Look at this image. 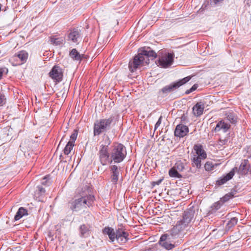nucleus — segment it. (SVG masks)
<instances>
[{
	"label": "nucleus",
	"mask_w": 251,
	"mask_h": 251,
	"mask_svg": "<svg viewBox=\"0 0 251 251\" xmlns=\"http://www.w3.org/2000/svg\"><path fill=\"white\" fill-rule=\"evenodd\" d=\"M139 52L142 55L145 57L146 60L149 59L148 57H149L155 58L157 56L156 53L153 50H151L149 48H146V47H144L142 48Z\"/></svg>",
	"instance_id": "obj_18"
},
{
	"label": "nucleus",
	"mask_w": 251,
	"mask_h": 251,
	"mask_svg": "<svg viewBox=\"0 0 251 251\" xmlns=\"http://www.w3.org/2000/svg\"><path fill=\"white\" fill-rule=\"evenodd\" d=\"M74 144H72V142H68L64 149V153L66 155H68L72 150Z\"/></svg>",
	"instance_id": "obj_29"
},
{
	"label": "nucleus",
	"mask_w": 251,
	"mask_h": 251,
	"mask_svg": "<svg viewBox=\"0 0 251 251\" xmlns=\"http://www.w3.org/2000/svg\"><path fill=\"white\" fill-rule=\"evenodd\" d=\"M162 116H161L157 122H156V124L155 125V127H154V130H155L160 125L161 123V122H162Z\"/></svg>",
	"instance_id": "obj_39"
},
{
	"label": "nucleus",
	"mask_w": 251,
	"mask_h": 251,
	"mask_svg": "<svg viewBox=\"0 0 251 251\" xmlns=\"http://www.w3.org/2000/svg\"><path fill=\"white\" fill-rule=\"evenodd\" d=\"M198 87V86L196 84L194 85L191 88H190V92H193L197 89Z\"/></svg>",
	"instance_id": "obj_44"
},
{
	"label": "nucleus",
	"mask_w": 251,
	"mask_h": 251,
	"mask_svg": "<svg viewBox=\"0 0 251 251\" xmlns=\"http://www.w3.org/2000/svg\"><path fill=\"white\" fill-rule=\"evenodd\" d=\"M223 0H210V2L211 3H213L214 4H217L218 3L221 2Z\"/></svg>",
	"instance_id": "obj_42"
},
{
	"label": "nucleus",
	"mask_w": 251,
	"mask_h": 251,
	"mask_svg": "<svg viewBox=\"0 0 251 251\" xmlns=\"http://www.w3.org/2000/svg\"><path fill=\"white\" fill-rule=\"evenodd\" d=\"M226 119L230 123L235 124L237 122V117L233 112H228L225 113Z\"/></svg>",
	"instance_id": "obj_27"
},
{
	"label": "nucleus",
	"mask_w": 251,
	"mask_h": 251,
	"mask_svg": "<svg viewBox=\"0 0 251 251\" xmlns=\"http://www.w3.org/2000/svg\"><path fill=\"white\" fill-rule=\"evenodd\" d=\"M179 172H182L185 169V164L181 161H177L173 167Z\"/></svg>",
	"instance_id": "obj_30"
},
{
	"label": "nucleus",
	"mask_w": 251,
	"mask_h": 251,
	"mask_svg": "<svg viewBox=\"0 0 251 251\" xmlns=\"http://www.w3.org/2000/svg\"><path fill=\"white\" fill-rule=\"evenodd\" d=\"M184 118H185V117H183V116H182V117H181V120H184Z\"/></svg>",
	"instance_id": "obj_46"
},
{
	"label": "nucleus",
	"mask_w": 251,
	"mask_h": 251,
	"mask_svg": "<svg viewBox=\"0 0 251 251\" xmlns=\"http://www.w3.org/2000/svg\"><path fill=\"white\" fill-rule=\"evenodd\" d=\"M114 116H110L107 119H101L96 121L94 124V135L99 136L100 134L109 130L111 125L113 123Z\"/></svg>",
	"instance_id": "obj_3"
},
{
	"label": "nucleus",
	"mask_w": 251,
	"mask_h": 251,
	"mask_svg": "<svg viewBox=\"0 0 251 251\" xmlns=\"http://www.w3.org/2000/svg\"><path fill=\"white\" fill-rule=\"evenodd\" d=\"M205 158H201L199 157L198 155H193L192 159V165L193 167H196L197 169H200L201 166V160Z\"/></svg>",
	"instance_id": "obj_25"
},
{
	"label": "nucleus",
	"mask_w": 251,
	"mask_h": 251,
	"mask_svg": "<svg viewBox=\"0 0 251 251\" xmlns=\"http://www.w3.org/2000/svg\"><path fill=\"white\" fill-rule=\"evenodd\" d=\"M204 168L206 171H211L214 168V165L212 164V163H211L209 161H208L205 164Z\"/></svg>",
	"instance_id": "obj_34"
},
{
	"label": "nucleus",
	"mask_w": 251,
	"mask_h": 251,
	"mask_svg": "<svg viewBox=\"0 0 251 251\" xmlns=\"http://www.w3.org/2000/svg\"><path fill=\"white\" fill-rule=\"evenodd\" d=\"M49 75L56 83L60 82L63 76L62 69L55 65L49 73Z\"/></svg>",
	"instance_id": "obj_10"
},
{
	"label": "nucleus",
	"mask_w": 251,
	"mask_h": 251,
	"mask_svg": "<svg viewBox=\"0 0 251 251\" xmlns=\"http://www.w3.org/2000/svg\"><path fill=\"white\" fill-rule=\"evenodd\" d=\"M4 96L0 93V105H2L5 103Z\"/></svg>",
	"instance_id": "obj_40"
},
{
	"label": "nucleus",
	"mask_w": 251,
	"mask_h": 251,
	"mask_svg": "<svg viewBox=\"0 0 251 251\" xmlns=\"http://www.w3.org/2000/svg\"><path fill=\"white\" fill-rule=\"evenodd\" d=\"M38 190L39 191L41 195H42L45 194V190L44 188H43L41 186H38L37 187Z\"/></svg>",
	"instance_id": "obj_41"
},
{
	"label": "nucleus",
	"mask_w": 251,
	"mask_h": 251,
	"mask_svg": "<svg viewBox=\"0 0 251 251\" xmlns=\"http://www.w3.org/2000/svg\"><path fill=\"white\" fill-rule=\"evenodd\" d=\"M27 215V211L26 209L24 208V207H20L18 209V211L17 212L16 215L14 217V220L15 221L19 220L23 216Z\"/></svg>",
	"instance_id": "obj_26"
},
{
	"label": "nucleus",
	"mask_w": 251,
	"mask_h": 251,
	"mask_svg": "<svg viewBox=\"0 0 251 251\" xmlns=\"http://www.w3.org/2000/svg\"><path fill=\"white\" fill-rule=\"evenodd\" d=\"M77 136V132L76 130H74L73 133L70 136V141L69 142H72V144H74L75 141L76 140Z\"/></svg>",
	"instance_id": "obj_35"
},
{
	"label": "nucleus",
	"mask_w": 251,
	"mask_h": 251,
	"mask_svg": "<svg viewBox=\"0 0 251 251\" xmlns=\"http://www.w3.org/2000/svg\"><path fill=\"white\" fill-rule=\"evenodd\" d=\"M190 79L191 77L187 76L175 83L176 85V86H177V87L179 88L181 85L184 84L185 83L189 81L190 80Z\"/></svg>",
	"instance_id": "obj_32"
},
{
	"label": "nucleus",
	"mask_w": 251,
	"mask_h": 251,
	"mask_svg": "<svg viewBox=\"0 0 251 251\" xmlns=\"http://www.w3.org/2000/svg\"><path fill=\"white\" fill-rule=\"evenodd\" d=\"M68 40L74 43H77L81 39L80 30L77 28H74L70 30L68 35Z\"/></svg>",
	"instance_id": "obj_11"
},
{
	"label": "nucleus",
	"mask_w": 251,
	"mask_h": 251,
	"mask_svg": "<svg viewBox=\"0 0 251 251\" xmlns=\"http://www.w3.org/2000/svg\"><path fill=\"white\" fill-rule=\"evenodd\" d=\"M162 180V179H159V180H157V181H153L152 183V185L154 186L155 185H159V184H160V183H161Z\"/></svg>",
	"instance_id": "obj_43"
},
{
	"label": "nucleus",
	"mask_w": 251,
	"mask_h": 251,
	"mask_svg": "<svg viewBox=\"0 0 251 251\" xmlns=\"http://www.w3.org/2000/svg\"><path fill=\"white\" fill-rule=\"evenodd\" d=\"M195 215V210L193 207L189 208L185 211L183 218L177 222L176 226H178L182 231L186 230Z\"/></svg>",
	"instance_id": "obj_5"
},
{
	"label": "nucleus",
	"mask_w": 251,
	"mask_h": 251,
	"mask_svg": "<svg viewBox=\"0 0 251 251\" xmlns=\"http://www.w3.org/2000/svg\"><path fill=\"white\" fill-rule=\"evenodd\" d=\"M110 168L112 173L111 176V182L115 184L117 183L119 179V169L116 165H112L110 167Z\"/></svg>",
	"instance_id": "obj_19"
},
{
	"label": "nucleus",
	"mask_w": 251,
	"mask_h": 251,
	"mask_svg": "<svg viewBox=\"0 0 251 251\" xmlns=\"http://www.w3.org/2000/svg\"><path fill=\"white\" fill-rule=\"evenodd\" d=\"M169 175L170 177L180 178L182 176L179 173V172L175 168L172 167L169 171Z\"/></svg>",
	"instance_id": "obj_28"
},
{
	"label": "nucleus",
	"mask_w": 251,
	"mask_h": 251,
	"mask_svg": "<svg viewBox=\"0 0 251 251\" xmlns=\"http://www.w3.org/2000/svg\"><path fill=\"white\" fill-rule=\"evenodd\" d=\"M178 88L175 82L167 85L158 92V96L161 97L166 96L169 93Z\"/></svg>",
	"instance_id": "obj_13"
},
{
	"label": "nucleus",
	"mask_w": 251,
	"mask_h": 251,
	"mask_svg": "<svg viewBox=\"0 0 251 251\" xmlns=\"http://www.w3.org/2000/svg\"><path fill=\"white\" fill-rule=\"evenodd\" d=\"M250 170V164L249 162L247 159L243 160L239 168H237V170L235 171V172L238 171V173L240 175H246L247 174Z\"/></svg>",
	"instance_id": "obj_16"
},
{
	"label": "nucleus",
	"mask_w": 251,
	"mask_h": 251,
	"mask_svg": "<svg viewBox=\"0 0 251 251\" xmlns=\"http://www.w3.org/2000/svg\"><path fill=\"white\" fill-rule=\"evenodd\" d=\"M223 203H222V202L220 200V201H217V202H215L213 205L212 207L213 209H215V210H218L221 207V206Z\"/></svg>",
	"instance_id": "obj_36"
},
{
	"label": "nucleus",
	"mask_w": 251,
	"mask_h": 251,
	"mask_svg": "<svg viewBox=\"0 0 251 251\" xmlns=\"http://www.w3.org/2000/svg\"><path fill=\"white\" fill-rule=\"evenodd\" d=\"M149 59L146 60L145 57L142 55L139 52L137 55H135L132 60H130L128 64L129 70L131 72H134L137 69L148 64Z\"/></svg>",
	"instance_id": "obj_6"
},
{
	"label": "nucleus",
	"mask_w": 251,
	"mask_h": 251,
	"mask_svg": "<svg viewBox=\"0 0 251 251\" xmlns=\"http://www.w3.org/2000/svg\"><path fill=\"white\" fill-rule=\"evenodd\" d=\"M189 132L188 127L182 124L178 125L175 130V135L176 137H183Z\"/></svg>",
	"instance_id": "obj_14"
},
{
	"label": "nucleus",
	"mask_w": 251,
	"mask_h": 251,
	"mask_svg": "<svg viewBox=\"0 0 251 251\" xmlns=\"http://www.w3.org/2000/svg\"><path fill=\"white\" fill-rule=\"evenodd\" d=\"M237 170V167H234L233 168L232 170H231V171L226 176L222 177L217 180L216 181V184L217 185L220 186L226 183L228 180L231 179L233 177L235 174V171Z\"/></svg>",
	"instance_id": "obj_15"
},
{
	"label": "nucleus",
	"mask_w": 251,
	"mask_h": 251,
	"mask_svg": "<svg viewBox=\"0 0 251 251\" xmlns=\"http://www.w3.org/2000/svg\"><path fill=\"white\" fill-rule=\"evenodd\" d=\"M51 43L55 45H60L62 44V42L58 38H52L50 39Z\"/></svg>",
	"instance_id": "obj_37"
},
{
	"label": "nucleus",
	"mask_w": 251,
	"mask_h": 251,
	"mask_svg": "<svg viewBox=\"0 0 251 251\" xmlns=\"http://www.w3.org/2000/svg\"><path fill=\"white\" fill-rule=\"evenodd\" d=\"M234 192H231L229 193L226 194L225 196L221 199V201L222 202V203L226 202L230 199L233 198L234 196Z\"/></svg>",
	"instance_id": "obj_31"
},
{
	"label": "nucleus",
	"mask_w": 251,
	"mask_h": 251,
	"mask_svg": "<svg viewBox=\"0 0 251 251\" xmlns=\"http://www.w3.org/2000/svg\"><path fill=\"white\" fill-rule=\"evenodd\" d=\"M8 69L5 67L0 68V79L1 78L2 75L8 73Z\"/></svg>",
	"instance_id": "obj_38"
},
{
	"label": "nucleus",
	"mask_w": 251,
	"mask_h": 251,
	"mask_svg": "<svg viewBox=\"0 0 251 251\" xmlns=\"http://www.w3.org/2000/svg\"><path fill=\"white\" fill-rule=\"evenodd\" d=\"M103 233L107 234L112 242L116 240L121 244L126 243L129 240L128 233L122 229L118 228L115 232L112 228L107 227L103 229Z\"/></svg>",
	"instance_id": "obj_2"
},
{
	"label": "nucleus",
	"mask_w": 251,
	"mask_h": 251,
	"mask_svg": "<svg viewBox=\"0 0 251 251\" xmlns=\"http://www.w3.org/2000/svg\"><path fill=\"white\" fill-rule=\"evenodd\" d=\"M194 150L196 151V154L194 155H198L201 158H206L207 154L206 152L203 149V146L201 144L195 145Z\"/></svg>",
	"instance_id": "obj_20"
},
{
	"label": "nucleus",
	"mask_w": 251,
	"mask_h": 251,
	"mask_svg": "<svg viewBox=\"0 0 251 251\" xmlns=\"http://www.w3.org/2000/svg\"><path fill=\"white\" fill-rule=\"evenodd\" d=\"M126 155V151L124 146L121 144H117L113 146L110 153V163H120L123 161Z\"/></svg>",
	"instance_id": "obj_4"
},
{
	"label": "nucleus",
	"mask_w": 251,
	"mask_h": 251,
	"mask_svg": "<svg viewBox=\"0 0 251 251\" xmlns=\"http://www.w3.org/2000/svg\"><path fill=\"white\" fill-rule=\"evenodd\" d=\"M42 184H45V182H42Z\"/></svg>",
	"instance_id": "obj_48"
},
{
	"label": "nucleus",
	"mask_w": 251,
	"mask_h": 251,
	"mask_svg": "<svg viewBox=\"0 0 251 251\" xmlns=\"http://www.w3.org/2000/svg\"><path fill=\"white\" fill-rule=\"evenodd\" d=\"M83 55L80 54L75 49H72L69 53L70 57L74 61H80L83 58Z\"/></svg>",
	"instance_id": "obj_21"
},
{
	"label": "nucleus",
	"mask_w": 251,
	"mask_h": 251,
	"mask_svg": "<svg viewBox=\"0 0 251 251\" xmlns=\"http://www.w3.org/2000/svg\"><path fill=\"white\" fill-rule=\"evenodd\" d=\"M238 219L235 217H233L228 221V223L227 224V226H228V228H230L232 226L236 225Z\"/></svg>",
	"instance_id": "obj_33"
},
{
	"label": "nucleus",
	"mask_w": 251,
	"mask_h": 251,
	"mask_svg": "<svg viewBox=\"0 0 251 251\" xmlns=\"http://www.w3.org/2000/svg\"><path fill=\"white\" fill-rule=\"evenodd\" d=\"M230 127V125L229 124L226 122L225 120H222L219 121L217 124L214 131L215 132H218L222 130L224 132H226Z\"/></svg>",
	"instance_id": "obj_17"
},
{
	"label": "nucleus",
	"mask_w": 251,
	"mask_h": 251,
	"mask_svg": "<svg viewBox=\"0 0 251 251\" xmlns=\"http://www.w3.org/2000/svg\"><path fill=\"white\" fill-rule=\"evenodd\" d=\"M248 149L250 150V151H251V147H249Z\"/></svg>",
	"instance_id": "obj_47"
},
{
	"label": "nucleus",
	"mask_w": 251,
	"mask_h": 251,
	"mask_svg": "<svg viewBox=\"0 0 251 251\" xmlns=\"http://www.w3.org/2000/svg\"><path fill=\"white\" fill-rule=\"evenodd\" d=\"M47 177L46 176L44 177V179H46Z\"/></svg>",
	"instance_id": "obj_49"
},
{
	"label": "nucleus",
	"mask_w": 251,
	"mask_h": 251,
	"mask_svg": "<svg viewBox=\"0 0 251 251\" xmlns=\"http://www.w3.org/2000/svg\"><path fill=\"white\" fill-rule=\"evenodd\" d=\"M90 226L87 225H82L79 227V231L80 236L83 237H86L89 234Z\"/></svg>",
	"instance_id": "obj_24"
},
{
	"label": "nucleus",
	"mask_w": 251,
	"mask_h": 251,
	"mask_svg": "<svg viewBox=\"0 0 251 251\" xmlns=\"http://www.w3.org/2000/svg\"><path fill=\"white\" fill-rule=\"evenodd\" d=\"M178 227V226H177L176 225L172 229L169 231V233L166 234H168L172 240L177 238L179 233L182 231Z\"/></svg>",
	"instance_id": "obj_22"
},
{
	"label": "nucleus",
	"mask_w": 251,
	"mask_h": 251,
	"mask_svg": "<svg viewBox=\"0 0 251 251\" xmlns=\"http://www.w3.org/2000/svg\"><path fill=\"white\" fill-rule=\"evenodd\" d=\"M191 92H190V89H189V90H187L186 91L185 93H186V94H190V93H191Z\"/></svg>",
	"instance_id": "obj_45"
},
{
	"label": "nucleus",
	"mask_w": 251,
	"mask_h": 251,
	"mask_svg": "<svg viewBox=\"0 0 251 251\" xmlns=\"http://www.w3.org/2000/svg\"><path fill=\"white\" fill-rule=\"evenodd\" d=\"M172 240L168 234H164L161 236L159 243L162 247L169 250L174 247V245L171 243Z\"/></svg>",
	"instance_id": "obj_12"
},
{
	"label": "nucleus",
	"mask_w": 251,
	"mask_h": 251,
	"mask_svg": "<svg viewBox=\"0 0 251 251\" xmlns=\"http://www.w3.org/2000/svg\"><path fill=\"white\" fill-rule=\"evenodd\" d=\"M98 155L100 161L103 166L106 165L109 163H110V154L106 146L104 145L100 146Z\"/></svg>",
	"instance_id": "obj_9"
},
{
	"label": "nucleus",
	"mask_w": 251,
	"mask_h": 251,
	"mask_svg": "<svg viewBox=\"0 0 251 251\" xmlns=\"http://www.w3.org/2000/svg\"><path fill=\"white\" fill-rule=\"evenodd\" d=\"M204 106L201 103H197L193 108V111L195 115L200 116L202 114Z\"/></svg>",
	"instance_id": "obj_23"
},
{
	"label": "nucleus",
	"mask_w": 251,
	"mask_h": 251,
	"mask_svg": "<svg viewBox=\"0 0 251 251\" xmlns=\"http://www.w3.org/2000/svg\"><path fill=\"white\" fill-rule=\"evenodd\" d=\"M174 54L171 53H163L159 55V59L157 61L158 65L164 68L170 66L173 62Z\"/></svg>",
	"instance_id": "obj_7"
},
{
	"label": "nucleus",
	"mask_w": 251,
	"mask_h": 251,
	"mask_svg": "<svg viewBox=\"0 0 251 251\" xmlns=\"http://www.w3.org/2000/svg\"><path fill=\"white\" fill-rule=\"evenodd\" d=\"M79 196L68 202L70 208L73 211L78 212L87 207H92L95 201L94 195L89 194V189L87 186L82 189Z\"/></svg>",
	"instance_id": "obj_1"
},
{
	"label": "nucleus",
	"mask_w": 251,
	"mask_h": 251,
	"mask_svg": "<svg viewBox=\"0 0 251 251\" xmlns=\"http://www.w3.org/2000/svg\"><path fill=\"white\" fill-rule=\"evenodd\" d=\"M28 56L26 51L22 50L13 55L9 61L13 66L20 65L26 61Z\"/></svg>",
	"instance_id": "obj_8"
}]
</instances>
